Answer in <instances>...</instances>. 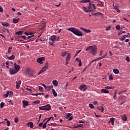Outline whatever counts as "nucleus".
I'll list each match as a JSON object with an SVG mask.
<instances>
[{
    "mask_svg": "<svg viewBox=\"0 0 130 130\" xmlns=\"http://www.w3.org/2000/svg\"><path fill=\"white\" fill-rule=\"evenodd\" d=\"M85 51H87L88 53H90V54H92V55H95L97 52V47L96 46H90L87 47Z\"/></svg>",
    "mask_w": 130,
    "mask_h": 130,
    "instance_id": "f257e3e1",
    "label": "nucleus"
},
{
    "mask_svg": "<svg viewBox=\"0 0 130 130\" xmlns=\"http://www.w3.org/2000/svg\"><path fill=\"white\" fill-rule=\"evenodd\" d=\"M67 30H68V31L72 32L73 34H75V35H76L77 36H83V34H82L81 31L76 28L69 27L68 29H67Z\"/></svg>",
    "mask_w": 130,
    "mask_h": 130,
    "instance_id": "f03ea898",
    "label": "nucleus"
},
{
    "mask_svg": "<svg viewBox=\"0 0 130 130\" xmlns=\"http://www.w3.org/2000/svg\"><path fill=\"white\" fill-rule=\"evenodd\" d=\"M14 68H10L9 69V73L10 75H15L17 74V63L16 62L14 64Z\"/></svg>",
    "mask_w": 130,
    "mask_h": 130,
    "instance_id": "7ed1b4c3",
    "label": "nucleus"
},
{
    "mask_svg": "<svg viewBox=\"0 0 130 130\" xmlns=\"http://www.w3.org/2000/svg\"><path fill=\"white\" fill-rule=\"evenodd\" d=\"M40 110H46L47 111H49L51 109V106L49 104H47L45 106H43L39 107Z\"/></svg>",
    "mask_w": 130,
    "mask_h": 130,
    "instance_id": "20e7f679",
    "label": "nucleus"
},
{
    "mask_svg": "<svg viewBox=\"0 0 130 130\" xmlns=\"http://www.w3.org/2000/svg\"><path fill=\"white\" fill-rule=\"evenodd\" d=\"M49 40H51L52 42L54 41H58L59 40V37H56V36L53 35L49 38Z\"/></svg>",
    "mask_w": 130,
    "mask_h": 130,
    "instance_id": "39448f33",
    "label": "nucleus"
},
{
    "mask_svg": "<svg viewBox=\"0 0 130 130\" xmlns=\"http://www.w3.org/2000/svg\"><path fill=\"white\" fill-rule=\"evenodd\" d=\"M79 89L82 91H86V90H87V85H86V84L80 85Z\"/></svg>",
    "mask_w": 130,
    "mask_h": 130,
    "instance_id": "423d86ee",
    "label": "nucleus"
},
{
    "mask_svg": "<svg viewBox=\"0 0 130 130\" xmlns=\"http://www.w3.org/2000/svg\"><path fill=\"white\" fill-rule=\"evenodd\" d=\"M43 60H45V57H42L40 58H38L37 59V62H39V63L42 64V63H43Z\"/></svg>",
    "mask_w": 130,
    "mask_h": 130,
    "instance_id": "0eeeda50",
    "label": "nucleus"
},
{
    "mask_svg": "<svg viewBox=\"0 0 130 130\" xmlns=\"http://www.w3.org/2000/svg\"><path fill=\"white\" fill-rule=\"evenodd\" d=\"M22 103L23 108H26V106H28V105H29V102L27 101H23Z\"/></svg>",
    "mask_w": 130,
    "mask_h": 130,
    "instance_id": "6e6552de",
    "label": "nucleus"
},
{
    "mask_svg": "<svg viewBox=\"0 0 130 130\" xmlns=\"http://www.w3.org/2000/svg\"><path fill=\"white\" fill-rule=\"evenodd\" d=\"M80 28L81 30L84 31V32H85V33H91V30H90V29H87L83 28V27H81Z\"/></svg>",
    "mask_w": 130,
    "mask_h": 130,
    "instance_id": "1a4fd4ad",
    "label": "nucleus"
},
{
    "mask_svg": "<svg viewBox=\"0 0 130 130\" xmlns=\"http://www.w3.org/2000/svg\"><path fill=\"white\" fill-rule=\"evenodd\" d=\"M102 93H104L105 94H109V90H107L106 89H102Z\"/></svg>",
    "mask_w": 130,
    "mask_h": 130,
    "instance_id": "9d476101",
    "label": "nucleus"
},
{
    "mask_svg": "<svg viewBox=\"0 0 130 130\" xmlns=\"http://www.w3.org/2000/svg\"><path fill=\"white\" fill-rule=\"evenodd\" d=\"M129 38V37H128V36L125 35H124L120 39V40H121V41H123L125 40V38Z\"/></svg>",
    "mask_w": 130,
    "mask_h": 130,
    "instance_id": "9b49d317",
    "label": "nucleus"
},
{
    "mask_svg": "<svg viewBox=\"0 0 130 130\" xmlns=\"http://www.w3.org/2000/svg\"><path fill=\"white\" fill-rule=\"evenodd\" d=\"M52 84L55 87L58 86V82H57L56 80H53L52 81Z\"/></svg>",
    "mask_w": 130,
    "mask_h": 130,
    "instance_id": "f8f14e48",
    "label": "nucleus"
},
{
    "mask_svg": "<svg viewBox=\"0 0 130 130\" xmlns=\"http://www.w3.org/2000/svg\"><path fill=\"white\" fill-rule=\"evenodd\" d=\"M115 120V118H110V121H111L112 123V125H113L114 124V121Z\"/></svg>",
    "mask_w": 130,
    "mask_h": 130,
    "instance_id": "ddd939ff",
    "label": "nucleus"
},
{
    "mask_svg": "<svg viewBox=\"0 0 130 130\" xmlns=\"http://www.w3.org/2000/svg\"><path fill=\"white\" fill-rule=\"evenodd\" d=\"M121 118L124 121H126V120H127V118L126 117V116H125V115H122L121 116Z\"/></svg>",
    "mask_w": 130,
    "mask_h": 130,
    "instance_id": "4468645a",
    "label": "nucleus"
},
{
    "mask_svg": "<svg viewBox=\"0 0 130 130\" xmlns=\"http://www.w3.org/2000/svg\"><path fill=\"white\" fill-rule=\"evenodd\" d=\"M80 3L86 4V3H91V0H81Z\"/></svg>",
    "mask_w": 130,
    "mask_h": 130,
    "instance_id": "2eb2a0df",
    "label": "nucleus"
},
{
    "mask_svg": "<svg viewBox=\"0 0 130 130\" xmlns=\"http://www.w3.org/2000/svg\"><path fill=\"white\" fill-rule=\"evenodd\" d=\"M52 91L54 97H56L57 96V93H56V91H55V90L52 88Z\"/></svg>",
    "mask_w": 130,
    "mask_h": 130,
    "instance_id": "dca6fc26",
    "label": "nucleus"
},
{
    "mask_svg": "<svg viewBox=\"0 0 130 130\" xmlns=\"http://www.w3.org/2000/svg\"><path fill=\"white\" fill-rule=\"evenodd\" d=\"M27 125H28L30 126V128H33V122H28V123L27 124Z\"/></svg>",
    "mask_w": 130,
    "mask_h": 130,
    "instance_id": "f3484780",
    "label": "nucleus"
},
{
    "mask_svg": "<svg viewBox=\"0 0 130 130\" xmlns=\"http://www.w3.org/2000/svg\"><path fill=\"white\" fill-rule=\"evenodd\" d=\"M98 110H101V112H103V111H104V108H103V107L101 106L100 107H98Z\"/></svg>",
    "mask_w": 130,
    "mask_h": 130,
    "instance_id": "a211bd4d",
    "label": "nucleus"
},
{
    "mask_svg": "<svg viewBox=\"0 0 130 130\" xmlns=\"http://www.w3.org/2000/svg\"><path fill=\"white\" fill-rule=\"evenodd\" d=\"M43 69L44 70H47L48 69V62H46L45 64V66L43 67Z\"/></svg>",
    "mask_w": 130,
    "mask_h": 130,
    "instance_id": "6ab92c4d",
    "label": "nucleus"
},
{
    "mask_svg": "<svg viewBox=\"0 0 130 130\" xmlns=\"http://www.w3.org/2000/svg\"><path fill=\"white\" fill-rule=\"evenodd\" d=\"M66 60H68L70 61V60H71V54L70 53H69L68 54V55L67 56V58H66Z\"/></svg>",
    "mask_w": 130,
    "mask_h": 130,
    "instance_id": "aec40b11",
    "label": "nucleus"
},
{
    "mask_svg": "<svg viewBox=\"0 0 130 130\" xmlns=\"http://www.w3.org/2000/svg\"><path fill=\"white\" fill-rule=\"evenodd\" d=\"M21 83H22V81L21 80H19L18 82H17V89H19V88H20V85H21Z\"/></svg>",
    "mask_w": 130,
    "mask_h": 130,
    "instance_id": "412c9836",
    "label": "nucleus"
},
{
    "mask_svg": "<svg viewBox=\"0 0 130 130\" xmlns=\"http://www.w3.org/2000/svg\"><path fill=\"white\" fill-rule=\"evenodd\" d=\"M113 72L114 74H117L119 73V70H118L117 69H113Z\"/></svg>",
    "mask_w": 130,
    "mask_h": 130,
    "instance_id": "4be33fe9",
    "label": "nucleus"
},
{
    "mask_svg": "<svg viewBox=\"0 0 130 130\" xmlns=\"http://www.w3.org/2000/svg\"><path fill=\"white\" fill-rule=\"evenodd\" d=\"M7 58H8V59H9V60L15 59V55H12L11 56L7 57Z\"/></svg>",
    "mask_w": 130,
    "mask_h": 130,
    "instance_id": "5701e85b",
    "label": "nucleus"
},
{
    "mask_svg": "<svg viewBox=\"0 0 130 130\" xmlns=\"http://www.w3.org/2000/svg\"><path fill=\"white\" fill-rule=\"evenodd\" d=\"M103 58H104V57H100L96 59H93V61H97V60H100V59H102Z\"/></svg>",
    "mask_w": 130,
    "mask_h": 130,
    "instance_id": "b1692460",
    "label": "nucleus"
},
{
    "mask_svg": "<svg viewBox=\"0 0 130 130\" xmlns=\"http://www.w3.org/2000/svg\"><path fill=\"white\" fill-rule=\"evenodd\" d=\"M125 92H126V90H124L119 92L118 94V95H122V94H123V93H125Z\"/></svg>",
    "mask_w": 130,
    "mask_h": 130,
    "instance_id": "393cba45",
    "label": "nucleus"
},
{
    "mask_svg": "<svg viewBox=\"0 0 130 130\" xmlns=\"http://www.w3.org/2000/svg\"><path fill=\"white\" fill-rule=\"evenodd\" d=\"M45 71L46 70L43 69V68H42V69L40 71L39 73V75H40V74H42V73H43L44 72H45Z\"/></svg>",
    "mask_w": 130,
    "mask_h": 130,
    "instance_id": "a878e982",
    "label": "nucleus"
},
{
    "mask_svg": "<svg viewBox=\"0 0 130 130\" xmlns=\"http://www.w3.org/2000/svg\"><path fill=\"white\" fill-rule=\"evenodd\" d=\"M23 31H17V35H23Z\"/></svg>",
    "mask_w": 130,
    "mask_h": 130,
    "instance_id": "bb28decb",
    "label": "nucleus"
},
{
    "mask_svg": "<svg viewBox=\"0 0 130 130\" xmlns=\"http://www.w3.org/2000/svg\"><path fill=\"white\" fill-rule=\"evenodd\" d=\"M2 25H3L4 27H8V26H9V23L2 22Z\"/></svg>",
    "mask_w": 130,
    "mask_h": 130,
    "instance_id": "cd10ccee",
    "label": "nucleus"
},
{
    "mask_svg": "<svg viewBox=\"0 0 130 130\" xmlns=\"http://www.w3.org/2000/svg\"><path fill=\"white\" fill-rule=\"evenodd\" d=\"M105 89H106L107 90H110V89H114V87H112L110 86H106Z\"/></svg>",
    "mask_w": 130,
    "mask_h": 130,
    "instance_id": "c85d7f7f",
    "label": "nucleus"
},
{
    "mask_svg": "<svg viewBox=\"0 0 130 130\" xmlns=\"http://www.w3.org/2000/svg\"><path fill=\"white\" fill-rule=\"evenodd\" d=\"M4 106H5V103L2 102V103L0 104V108H1V109H2V108H3Z\"/></svg>",
    "mask_w": 130,
    "mask_h": 130,
    "instance_id": "c756f323",
    "label": "nucleus"
},
{
    "mask_svg": "<svg viewBox=\"0 0 130 130\" xmlns=\"http://www.w3.org/2000/svg\"><path fill=\"white\" fill-rule=\"evenodd\" d=\"M28 75L30 77V78H36V76L34 75L32 73H29Z\"/></svg>",
    "mask_w": 130,
    "mask_h": 130,
    "instance_id": "7c9ffc66",
    "label": "nucleus"
},
{
    "mask_svg": "<svg viewBox=\"0 0 130 130\" xmlns=\"http://www.w3.org/2000/svg\"><path fill=\"white\" fill-rule=\"evenodd\" d=\"M68 54V52L66 51V52H64L63 53H62L61 54V56H66V55H67V54Z\"/></svg>",
    "mask_w": 130,
    "mask_h": 130,
    "instance_id": "2f4dec72",
    "label": "nucleus"
},
{
    "mask_svg": "<svg viewBox=\"0 0 130 130\" xmlns=\"http://www.w3.org/2000/svg\"><path fill=\"white\" fill-rule=\"evenodd\" d=\"M72 113H68V114H67V115L66 116V118H67V119H68V118H69V117H70V116H72Z\"/></svg>",
    "mask_w": 130,
    "mask_h": 130,
    "instance_id": "473e14b6",
    "label": "nucleus"
},
{
    "mask_svg": "<svg viewBox=\"0 0 130 130\" xmlns=\"http://www.w3.org/2000/svg\"><path fill=\"white\" fill-rule=\"evenodd\" d=\"M3 96L5 97V98H7L9 96V91H7L6 94H4Z\"/></svg>",
    "mask_w": 130,
    "mask_h": 130,
    "instance_id": "72a5a7b5",
    "label": "nucleus"
},
{
    "mask_svg": "<svg viewBox=\"0 0 130 130\" xmlns=\"http://www.w3.org/2000/svg\"><path fill=\"white\" fill-rule=\"evenodd\" d=\"M92 3H93V2H91V3H89V6L88 7V9L89 10H90V9H92Z\"/></svg>",
    "mask_w": 130,
    "mask_h": 130,
    "instance_id": "f704fd0d",
    "label": "nucleus"
},
{
    "mask_svg": "<svg viewBox=\"0 0 130 130\" xmlns=\"http://www.w3.org/2000/svg\"><path fill=\"white\" fill-rule=\"evenodd\" d=\"M114 9L116 10V11H117V12H118V13H120V10L117 7H115Z\"/></svg>",
    "mask_w": 130,
    "mask_h": 130,
    "instance_id": "c9c22d12",
    "label": "nucleus"
},
{
    "mask_svg": "<svg viewBox=\"0 0 130 130\" xmlns=\"http://www.w3.org/2000/svg\"><path fill=\"white\" fill-rule=\"evenodd\" d=\"M83 11L86 13H88V12H89V11H88V9L86 7H83Z\"/></svg>",
    "mask_w": 130,
    "mask_h": 130,
    "instance_id": "e433bc0d",
    "label": "nucleus"
},
{
    "mask_svg": "<svg viewBox=\"0 0 130 130\" xmlns=\"http://www.w3.org/2000/svg\"><path fill=\"white\" fill-rule=\"evenodd\" d=\"M51 118L52 119H53V117H50V118H46L45 119V120H46V119H47V120L46 121L47 122H48V121H49L50 120V119H51Z\"/></svg>",
    "mask_w": 130,
    "mask_h": 130,
    "instance_id": "4c0bfd02",
    "label": "nucleus"
},
{
    "mask_svg": "<svg viewBox=\"0 0 130 130\" xmlns=\"http://www.w3.org/2000/svg\"><path fill=\"white\" fill-rule=\"evenodd\" d=\"M125 60H126V61H127V62H129V61H130L129 57L126 56V57H125Z\"/></svg>",
    "mask_w": 130,
    "mask_h": 130,
    "instance_id": "58836bf2",
    "label": "nucleus"
},
{
    "mask_svg": "<svg viewBox=\"0 0 130 130\" xmlns=\"http://www.w3.org/2000/svg\"><path fill=\"white\" fill-rule=\"evenodd\" d=\"M39 103H40V101L38 100L34 102V104H39Z\"/></svg>",
    "mask_w": 130,
    "mask_h": 130,
    "instance_id": "ea45409f",
    "label": "nucleus"
},
{
    "mask_svg": "<svg viewBox=\"0 0 130 130\" xmlns=\"http://www.w3.org/2000/svg\"><path fill=\"white\" fill-rule=\"evenodd\" d=\"M47 124V122H45L43 125V128H46V125Z\"/></svg>",
    "mask_w": 130,
    "mask_h": 130,
    "instance_id": "a19ab883",
    "label": "nucleus"
},
{
    "mask_svg": "<svg viewBox=\"0 0 130 130\" xmlns=\"http://www.w3.org/2000/svg\"><path fill=\"white\" fill-rule=\"evenodd\" d=\"M110 29H111V25H110V26H108V27L106 28V31H109V30H110Z\"/></svg>",
    "mask_w": 130,
    "mask_h": 130,
    "instance_id": "79ce46f5",
    "label": "nucleus"
},
{
    "mask_svg": "<svg viewBox=\"0 0 130 130\" xmlns=\"http://www.w3.org/2000/svg\"><path fill=\"white\" fill-rule=\"evenodd\" d=\"M53 87V85L47 86V89L49 90V89H52Z\"/></svg>",
    "mask_w": 130,
    "mask_h": 130,
    "instance_id": "37998d69",
    "label": "nucleus"
},
{
    "mask_svg": "<svg viewBox=\"0 0 130 130\" xmlns=\"http://www.w3.org/2000/svg\"><path fill=\"white\" fill-rule=\"evenodd\" d=\"M81 51H82V50H79L77 51L76 54L75 56H77V55H78V54H79L80 53V52H81Z\"/></svg>",
    "mask_w": 130,
    "mask_h": 130,
    "instance_id": "c03bdc74",
    "label": "nucleus"
},
{
    "mask_svg": "<svg viewBox=\"0 0 130 130\" xmlns=\"http://www.w3.org/2000/svg\"><path fill=\"white\" fill-rule=\"evenodd\" d=\"M20 66L19 65H17V73L20 71Z\"/></svg>",
    "mask_w": 130,
    "mask_h": 130,
    "instance_id": "a18cd8bd",
    "label": "nucleus"
},
{
    "mask_svg": "<svg viewBox=\"0 0 130 130\" xmlns=\"http://www.w3.org/2000/svg\"><path fill=\"white\" fill-rule=\"evenodd\" d=\"M94 61H94V59L92 60H91V61L88 63V67H90V66H91V63H93V62H94Z\"/></svg>",
    "mask_w": 130,
    "mask_h": 130,
    "instance_id": "49530a36",
    "label": "nucleus"
},
{
    "mask_svg": "<svg viewBox=\"0 0 130 130\" xmlns=\"http://www.w3.org/2000/svg\"><path fill=\"white\" fill-rule=\"evenodd\" d=\"M7 126H10L11 125V122L10 121H7Z\"/></svg>",
    "mask_w": 130,
    "mask_h": 130,
    "instance_id": "de8ad7c7",
    "label": "nucleus"
},
{
    "mask_svg": "<svg viewBox=\"0 0 130 130\" xmlns=\"http://www.w3.org/2000/svg\"><path fill=\"white\" fill-rule=\"evenodd\" d=\"M89 106L90 108H91V109L94 108V105L92 104H89Z\"/></svg>",
    "mask_w": 130,
    "mask_h": 130,
    "instance_id": "09e8293b",
    "label": "nucleus"
},
{
    "mask_svg": "<svg viewBox=\"0 0 130 130\" xmlns=\"http://www.w3.org/2000/svg\"><path fill=\"white\" fill-rule=\"evenodd\" d=\"M7 92H9V93H8L9 96H12V94H13V91H7Z\"/></svg>",
    "mask_w": 130,
    "mask_h": 130,
    "instance_id": "8fccbe9b",
    "label": "nucleus"
},
{
    "mask_svg": "<svg viewBox=\"0 0 130 130\" xmlns=\"http://www.w3.org/2000/svg\"><path fill=\"white\" fill-rule=\"evenodd\" d=\"M116 29H117V30H120V26H119V25H117L116 26Z\"/></svg>",
    "mask_w": 130,
    "mask_h": 130,
    "instance_id": "3c124183",
    "label": "nucleus"
},
{
    "mask_svg": "<svg viewBox=\"0 0 130 130\" xmlns=\"http://www.w3.org/2000/svg\"><path fill=\"white\" fill-rule=\"evenodd\" d=\"M39 90L41 92H43V88L42 86H39Z\"/></svg>",
    "mask_w": 130,
    "mask_h": 130,
    "instance_id": "603ef678",
    "label": "nucleus"
},
{
    "mask_svg": "<svg viewBox=\"0 0 130 130\" xmlns=\"http://www.w3.org/2000/svg\"><path fill=\"white\" fill-rule=\"evenodd\" d=\"M33 36H34L32 35V36H29L27 37L26 38V40H28V39H30V38H32V37H33Z\"/></svg>",
    "mask_w": 130,
    "mask_h": 130,
    "instance_id": "864d4df0",
    "label": "nucleus"
},
{
    "mask_svg": "<svg viewBox=\"0 0 130 130\" xmlns=\"http://www.w3.org/2000/svg\"><path fill=\"white\" fill-rule=\"evenodd\" d=\"M109 80H113V77L112 76V75H110L109 76Z\"/></svg>",
    "mask_w": 130,
    "mask_h": 130,
    "instance_id": "5fc2aeb1",
    "label": "nucleus"
},
{
    "mask_svg": "<svg viewBox=\"0 0 130 130\" xmlns=\"http://www.w3.org/2000/svg\"><path fill=\"white\" fill-rule=\"evenodd\" d=\"M11 50H12V47H10L8 48V53H11Z\"/></svg>",
    "mask_w": 130,
    "mask_h": 130,
    "instance_id": "6e6d98bb",
    "label": "nucleus"
},
{
    "mask_svg": "<svg viewBox=\"0 0 130 130\" xmlns=\"http://www.w3.org/2000/svg\"><path fill=\"white\" fill-rule=\"evenodd\" d=\"M13 23L14 24H17V19L13 18Z\"/></svg>",
    "mask_w": 130,
    "mask_h": 130,
    "instance_id": "4d7b16f0",
    "label": "nucleus"
},
{
    "mask_svg": "<svg viewBox=\"0 0 130 130\" xmlns=\"http://www.w3.org/2000/svg\"><path fill=\"white\" fill-rule=\"evenodd\" d=\"M26 72H27V74H29V72H31V70L28 68L27 69H26Z\"/></svg>",
    "mask_w": 130,
    "mask_h": 130,
    "instance_id": "13d9d810",
    "label": "nucleus"
},
{
    "mask_svg": "<svg viewBox=\"0 0 130 130\" xmlns=\"http://www.w3.org/2000/svg\"><path fill=\"white\" fill-rule=\"evenodd\" d=\"M42 86H43V87H44L45 89L47 90V86L45 85V84H43Z\"/></svg>",
    "mask_w": 130,
    "mask_h": 130,
    "instance_id": "bf43d9fd",
    "label": "nucleus"
},
{
    "mask_svg": "<svg viewBox=\"0 0 130 130\" xmlns=\"http://www.w3.org/2000/svg\"><path fill=\"white\" fill-rule=\"evenodd\" d=\"M0 12L2 13V12H4V10L3 9V7L0 6Z\"/></svg>",
    "mask_w": 130,
    "mask_h": 130,
    "instance_id": "052dcab7",
    "label": "nucleus"
},
{
    "mask_svg": "<svg viewBox=\"0 0 130 130\" xmlns=\"http://www.w3.org/2000/svg\"><path fill=\"white\" fill-rule=\"evenodd\" d=\"M42 125H43V123H40L39 124V126H40V127H42Z\"/></svg>",
    "mask_w": 130,
    "mask_h": 130,
    "instance_id": "680f3d73",
    "label": "nucleus"
},
{
    "mask_svg": "<svg viewBox=\"0 0 130 130\" xmlns=\"http://www.w3.org/2000/svg\"><path fill=\"white\" fill-rule=\"evenodd\" d=\"M38 94L40 95H44V92L38 93Z\"/></svg>",
    "mask_w": 130,
    "mask_h": 130,
    "instance_id": "e2e57ef3",
    "label": "nucleus"
},
{
    "mask_svg": "<svg viewBox=\"0 0 130 130\" xmlns=\"http://www.w3.org/2000/svg\"><path fill=\"white\" fill-rule=\"evenodd\" d=\"M92 8L94 9V10H96V6L95 4H92Z\"/></svg>",
    "mask_w": 130,
    "mask_h": 130,
    "instance_id": "0e129e2a",
    "label": "nucleus"
},
{
    "mask_svg": "<svg viewBox=\"0 0 130 130\" xmlns=\"http://www.w3.org/2000/svg\"><path fill=\"white\" fill-rule=\"evenodd\" d=\"M76 61H78V62H80V60H81L79 58H76Z\"/></svg>",
    "mask_w": 130,
    "mask_h": 130,
    "instance_id": "69168bd1",
    "label": "nucleus"
},
{
    "mask_svg": "<svg viewBox=\"0 0 130 130\" xmlns=\"http://www.w3.org/2000/svg\"><path fill=\"white\" fill-rule=\"evenodd\" d=\"M68 118H69L68 120L71 121L73 119V116H70Z\"/></svg>",
    "mask_w": 130,
    "mask_h": 130,
    "instance_id": "338daca9",
    "label": "nucleus"
},
{
    "mask_svg": "<svg viewBox=\"0 0 130 130\" xmlns=\"http://www.w3.org/2000/svg\"><path fill=\"white\" fill-rule=\"evenodd\" d=\"M21 38H22V39H26V38H27V37H26L25 36H21Z\"/></svg>",
    "mask_w": 130,
    "mask_h": 130,
    "instance_id": "774afa93",
    "label": "nucleus"
}]
</instances>
